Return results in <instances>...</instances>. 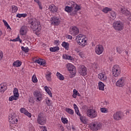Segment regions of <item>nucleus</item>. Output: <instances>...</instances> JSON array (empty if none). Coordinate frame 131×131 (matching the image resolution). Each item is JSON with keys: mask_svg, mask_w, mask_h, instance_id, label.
Masks as SVG:
<instances>
[{"mask_svg": "<svg viewBox=\"0 0 131 131\" xmlns=\"http://www.w3.org/2000/svg\"><path fill=\"white\" fill-rule=\"evenodd\" d=\"M29 24L30 25L31 29H32L34 32L36 33V34L40 32V30H41L40 23L36 18H30L29 20Z\"/></svg>", "mask_w": 131, "mask_h": 131, "instance_id": "f257e3e1", "label": "nucleus"}, {"mask_svg": "<svg viewBox=\"0 0 131 131\" xmlns=\"http://www.w3.org/2000/svg\"><path fill=\"white\" fill-rule=\"evenodd\" d=\"M69 6H66L64 11L67 12V13H71L73 10H75V11L73 12V14H76V12L81 10V6L78 5L76 3L72 1L69 3Z\"/></svg>", "mask_w": 131, "mask_h": 131, "instance_id": "f03ea898", "label": "nucleus"}, {"mask_svg": "<svg viewBox=\"0 0 131 131\" xmlns=\"http://www.w3.org/2000/svg\"><path fill=\"white\" fill-rule=\"evenodd\" d=\"M77 42L81 48H84L88 45V38L82 34H79L76 37Z\"/></svg>", "mask_w": 131, "mask_h": 131, "instance_id": "7ed1b4c3", "label": "nucleus"}, {"mask_svg": "<svg viewBox=\"0 0 131 131\" xmlns=\"http://www.w3.org/2000/svg\"><path fill=\"white\" fill-rule=\"evenodd\" d=\"M103 127V124L100 122H94L90 124V129L91 130L97 131L100 130Z\"/></svg>", "mask_w": 131, "mask_h": 131, "instance_id": "20e7f679", "label": "nucleus"}, {"mask_svg": "<svg viewBox=\"0 0 131 131\" xmlns=\"http://www.w3.org/2000/svg\"><path fill=\"white\" fill-rule=\"evenodd\" d=\"M33 96L36 99V102H40L42 101L43 99V95L40 91L38 90H35L33 93Z\"/></svg>", "mask_w": 131, "mask_h": 131, "instance_id": "39448f33", "label": "nucleus"}, {"mask_svg": "<svg viewBox=\"0 0 131 131\" xmlns=\"http://www.w3.org/2000/svg\"><path fill=\"white\" fill-rule=\"evenodd\" d=\"M9 120L11 125L16 124L18 122V117L15 113H11L9 115Z\"/></svg>", "mask_w": 131, "mask_h": 131, "instance_id": "423d86ee", "label": "nucleus"}, {"mask_svg": "<svg viewBox=\"0 0 131 131\" xmlns=\"http://www.w3.org/2000/svg\"><path fill=\"white\" fill-rule=\"evenodd\" d=\"M112 73L113 76L115 77H118L120 75V73H121V70L120 69V67L119 66L115 65L112 69Z\"/></svg>", "mask_w": 131, "mask_h": 131, "instance_id": "0eeeda50", "label": "nucleus"}, {"mask_svg": "<svg viewBox=\"0 0 131 131\" xmlns=\"http://www.w3.org/2000/svg\"><path fill=\"white\" fill-rule=\"evenodd\" d=\"M66 68L72 75L76 74V68L72 63H69L66 64Z\"/></svg>", "mask_w": 131, "mask_h": 131, "instance_id": "6e6552de", "label": "nucleus"}, {"mask_svg": "<svg viewBox=\"0 0 131 131\" xmlns=\"http://www.w3.org/2000/svg\"><path fill=\"white\" fill-rule=\"evenodd\" d=\"M87 116L90 118H96L98 117V112L95 109H89L86 112Z\"/></svg>", "mask_w": 131, "mask_h": 131, "instance_id": "1a4fd4ad", "label": "nucleus"}, {"mask_svg": "<svg viewBox=\"0 0 131 131\" xmlns=\"http://www.w3.org/2000/svg\"><path fill=\"white\" fill-rule=\"evenodd\" d=\"M113 27L117 31H121L123 29V24L119 21H115L113 24Z\"/></svg>", "mask_w": 131, "mask_h": 131, "instance_id": "9d476101", "label": "nucleus"}, {"mask_svg": "<svg viewBox=\"0 0 131 131\" xmlns=\"http://www.w3.org/2000/svg\"><path fill=\"white\" fill-rule=\"evenodd\" d=\"M37 121L38 124H40V125H45L47 123V119L41 114H39L38 116Z\"/></svg>", "mask_w": 131, "mask_h": 131, "instance_id": "9b49d317", "label": "nucleus"}, {"mask_svg": "<svg viewBox=\"0 0 131 131\" xmlns=\"http://www.w3.org/2000/svg\"><path fill=\"white\" fill-rule=\"evenodd\" d=\"M50 22L52 25H55V26H58L61 22L60 18L56 16H54L51 18Z\"/></svg>", "mask_w": 131, "mask_h": 131, "instance_id": "f8f14e48", "label": "nucleus"}, {"mask_svg": "<svg viewBox=\"0 0 131 131\" xmlns=\"http://www.w3.org/2000/svg\"><path fill=\"white\" fill-rule=\"evenodd\" d=\"M69 32L71 35H77L79 33V30L75 26L71 27Z\"/></svg>", "mask_w": 131, "mask_h": 131, "instance_id": "ddd939ff", "label": "nucleus"}, {"mask_svg": "<svg viewBox=\"0 0 131 131\" xmlns=\"http://www.w3.org/2000/svg\"><path fill=\"white\" fill-rule=\"evenodd\" d=\"M104 52V47L101 45H97L95 48V53L97 55H101Z\"/></svg>", "mask_w": 131, "mask_h": 131, "instance_id": "4468645a", "label": "nucleus"}, {"mask_svg": "<svg viewBox=\"0 0 131 131\" xmlns=\"http://www.w3.org/2000/svg\"><path fill=\"white\" fill-rule=\"evenodd\" d=\"M78 72L81 75L85 76L88 74V70L84 66H81L79 69Z\"/></svg>", "mask_w": 131, "mask_h": 131, "instance_id": "2eb2a0df", "label": "nucleus"}, {"mask_svg": "<svg viewBox=\"0 0 131 131\" xmlns=\"http://www.w3.org/2000/svg\"><path fill=\"white\" fill-rule=\"evenodd\" d=\"M123 117V114L121 112H116L113 115V118L115 120H120Z\"/></svg>", "mask_w": 131, "mask_h": 131, "instance_id": "dca6fc26", "label": "nucleus"}, {"mask_svg": "<svg viewBox=\"0 0 131 131\" xmlns=\"http://www.w3.org/2000/svg\"><path fill=\"white\" fill-rule=\"evenodd\" d=\"M98 77L101 81L106 82L108 80V77L105 73H99L98 75Z\"/></svg>", "mask_w": 131, "mask_h": 131, "instance_id": "f3484780", "label": "nucleus"}, {"mask_svg": "<svg viewBox=\"0 0 131 131\" xmlns=\"http://www.w3.org/2000/svg\"><path fill=\"white\" fill-rule=\"evenodd\" d=\"M125 84V81H124V78H120L116 82V85L119 88H122Z\"/></svg>", "mask_w": 131, "mask_h": 131, "instance_id": "a211bd4d", "label": "nucleus"}, {"mask_svg": "<svg viewBox=\"0 0 131 131\" xmlns=\"http://www.w3.org/2000/svg\"><path fill=\"white\" fill-rule=\"evenodd\" d=\"M48 9L51 13H56L57 12V11H58V8H57L54 4L50 5Z\"/></svg>", "mask_w": 131, "mask_h": 131, "instance_id": "6ab92c4d", "label": "nucleus"}, {"mask_svg": "<svg viewBox=\"0 0 131 131\" xmlns=\"http://www.w3.org/2000/svg\"><path fill=\"white\" fill-rule=\"evenodd\" d=\"M120 12L122 14H124L126 16H130V12L129 11H128L126 8L124 7H122L120 9Z\"/></svg>", "mask_w": 131, "mask_h": 131, "instance_id": "aec40b11", "label": "nucleus"}, {"mask_svg": "<svg viewBox=\"0 0 131 131\" xmlns=\"http://www.w3.org/2000/svg\"><path fill=\"white\" fill-rule=\"evenodd\" d=\"M27 33V27L24 26L20 30V34L21 35H25Z\"/></svg>", "mask_w": 131, "mask_h": 131, "instance_id": "412c9836", "label": "nucleus"}, {"mask_svg": "<svg viewBox=\"0 0 131 131\" xmlns=\"http://www.w3.org/2000/svg\"><path fill=\"white\" fill-rule=\"evenodd\" d=\"M36 63H37L39 65H42V66H45L46 65V60L42 59H37L35 61Z\"/></svg>", "mask_w": 131, "mask_h": 131, "instance_id": "4be33fe9", "label": "nucleus"}, {"mask_svg": "<svg viewBox=\"0 0 131 131\" xmlns=\"http://www.w3.org/2000/svg\"><path fill=\"white\" fill-rule=\"evenodd\" d=\"M7 85L4 83L0 84V93H5L7 91Z\"/></svg>", "mask_w": 131, "mask_h": 131, "instance_id": "5701e85b", "label": "nucleus"}, {"mask_svg": "<svg viewBox=\"0 0 131 131\" xmlns=\"http://www.w3.org/2000/svg\"><path fill=\"white\" fill-rule=\"evenodd\" d=\"M110 18L112 20H115V18H116V12H115L114 11H112L110 12Z\"/></svg>", "mask_w": 131, "mask_h": 131, "instance_id": "b1692460", "label": "nucleus"}, {"mask_svg": "<svg viewBox=\"0 0 131 131\" xmlns=\"http://www.w3.org/2000/svg\"><path fill=\"white\" fill-rule=\"evenodd\" d=\"M52 73L50 72V71H47V74L46 75V79L47 80H48V81H51V80H52Z\"/></svg>", "mask_w": 131, "mask_h": 131, "instance_id": "393cba45", "label": "nucleus"}, {"mask_svg": "<svg viewBox=\"0 0 131 131\" xmlns=\"http://www.w3.org/2000/svg\"><path fill=\"white\" fill-rule=\"evenodd\" d=\"M13 66L14 67H20L21 65H22V62L20 61V60H18L14 61L13 64Z\"/></svg>", "mask_w": 131, "mask_h": 131, "instance_id": "a878e982", "label": "nucleus"}, {"mask_svg": "<svg viewBox=\"0 0 131 131\" xmlns=\"http://www.w3.org/2000/svg\"><path fill=\"white\" fill-rule=\"evenodd\" d=\"M98 88L100 91H104L105 89V84H104V83H103V82L99 81L98 82Z\"/></svg>", "mask_w": 131, "mask_h": 131, "instance_id": "bb28decb", "label": "nucleus"}, {"mask_svg": "<svg viewBox=\"0 0 131 131\" xmlns=\"http://www.w3.org/2000/svg\"><path fill=\"white\" fill-rule=\"evenodd\" d=\"M63 59H66V60H70L71 61H74V58H73L70 55H68V54H63Z\"/></svg>", "mask_w": 131, "mask_h": 131, "instance_id": "cd10ccee", "label": "nucleus"}, {"mask_svg": "<svg viewBox=\"0 0 131 131\" xmlns=\"http://www.w3.org/2000/svg\"><path fill=\"white\" fill-rule=\"evenodd\" d=\"M61 46L62 47H63V48H64L65 50H67V51H68V50H69V43L68 42L63 41L62 42Z\"/></svg>", "mask_w": 131, "mask_h": 131, "instance_id": "c85d7f7f", "label": "nucleus"}, {"mask_svg": "<svg viewBox=\"0 0 131 131\" xmlns=\"http://www.w3.org/2000/svg\"><path fill=\"white\" fill-rule=\"evenodd\" d=\"M44 89H45L46 93H47V94H48V95L50 96V97L51 98H53V95L52 94V92H51V90H50V89H49V87H48L47 86H45L44 87Z\"/></svg>", "mask_w": 131, "mask_h": 131, "instance_id": "c756f323", "label": "nucleus"}, {"mask_svg": "<svg viewBox=\"0 0 131 131\" xmlns=\"http://www.w3.org/2000/svg\"><path fill=\"white\" fill-rule=\"evenodd\" d=\"M60 50V48L59 47L56 46L54 47H51L50 48V52H58Z\"/></svg>", "mask_w": 131, "mask_h": 131, "instance_id": "7c9ffc66", "label": "nucleus"}, {"mask_svg": "<svg viewBox=\"0 0 131 131\" xmlns=\"http://www.w3.org/2000/svg\"><path fill=\"white\" fill-rule=\"evenodd\" d=\"M13 96H14L16 98H19V91L17 88H14L13 91Z\"/></svg>", "mask_w": 131, "mask_h": 131, "instance_id": "2f4dec72", "label": "nucleus"}, {"mask_svg": "<svg viewBox=\"0 0 131 131\" xmlns=\"http://www.w3.org/2000/svg\"><path fill=\"white\" fill-rule=\"evenodd\" d=\"M56 76L59 80H64V76H63V75L61 74L60 73L57 72L56 73Z\"/></svg>", "mask_w": 131, "mask_h": 131, "instance_id": "473e14b6", "label": "nucleus"}, {"mask_svg": "<svg viewBox=\"0 0 131 131\" xmlns=\"http://www.w3.org/2000/svg\"><path fill=\"white\" fill-rule=\"evenodd\" d=\"M80 94L78 93V91H77V90H76V89H74L73 97L74 98V99L76 98L77 96H80Z\"/></svg>", "mask_w": 131, "mask_h": 131, "instance_id": "72a5a7b5", "label": "nucleus"}, {"mask_svg": "<svg viewBox=\"0 0 131 131\" xmlns=\"http://www.w3.org/2000/svg\"><path fill=\"white\" fill-rule=\"evenodd\" d=\"M11 10L12 13H17V11H18V7L15 5H12L11 6Z\"/></svg>", "mask_w": 131, "mask_h": 131, "instance_id": "f704fd0d", "label": "nucleus"}, {"mask_svg": "<svg viewBox=\"0 0 131 131\" xmlns=\"http://www.w3.org/2000/svg\"><path fill=\"white\" fill-rule=\"evenodd\" d=\"M26 18V17H27V13H22V14H17L16 15V18Z\"/></svg>", "mask_w": 131, "mask_h": 131, "instance_id": "c9c22d12", "label": "nucleus"}, {"mask_svg": "<svg viewBox=\"0 0 131 131\" xmlns=\"http://www.w3.org/2000/svg\"><path fill=\"white\" fill-rule=\"evenodd\" d=\"M116 50L117 52L118 53V54H121L123 53V48L120 46L117 47Z\"/></svg>", "mask_w": 131, "mask_h": 131, "instance_id": "e433bc0d", "label": "nucleus"}, {"mask_svg": "<svg viewBox=\"0 0 131 131\" xmlns=\"http://www.w3.org/2000/svg\"><path fill=\"white\" fill-rule=\"evenodd\" d=\"M73 106L76 114H77L78 115H80V113H79V110H78V107L77 106V105L75 104H74Z\"/></svg>", "mask_w": 131, "mask_h": 131, "instance_id": "4c0bfd02", "label": "nucleus"}, {"mask_svg": "<svg viewBox=\"0 0 131 131\" xmlns=\"http://www.w3.org/2000/svg\"><path fill=\"white\" fill-rule=\"evenodd\" d=\"M100 111L102 113H108L109 110L107 108L101 107L100 108Z\"/></svg>", "mask_w": 131, "mask_h": 131, "instance_id": "58836bf2", "label": "nucleus"}, {"mask_svg": "<svg viewBox=\"0 0 131 131\" xmlns=\"http://www.w3.org/2000/svg\"><path fill=\"white\" fill-rule=\"evenodd\" d=\"M112 9L111 8H108V7H105L102 10V12L103 13H105V14H107L108 12H111V10Z\"/></svg>", "mask_w": 131, "mask_h": 131, "instance_id": "ea45409f", "label": "nucleus"}, {"mask_svg": "<svg viewBox=\"0 0 131 131\" xmlns=\"http://www.w3.org/2000/svg\"><path fill=\"white\" fill-rule=\"evenodd\" d=\"M66 111L69 114H71V115L74 114V112L73 111V110H71V108H66Z\"/></svg>", "mask_w": 131, "mask_h": 131, "instance_id": "a19ab883", "label": "nucleus"}, {"mask_svg": "<svg viewBox=\"0 0 131 131\" xmlns=\"http://www.w3.org/2000/svg\"><path fill=\"white\" fill-rule=\"evenodd\" d=\"M12 41H19L20 43H22V39H20V36L18 35L17 38L12 40Z\"/></svg>", "mask_w": 131, "mask_h": 131, "instance_id": "79ce46f5", "label": "nucleus"}, {"mask_svg": "<svg viewBox=\"0 0 131 131\" xmlns=\"http://www.w3.org/2000/svg\"><path fill=\"white\" fill-rule=\"evenodd\" d=\"M18 100V98L14 95L11 96L9 98V101L10 102H12V101H14V100Z\"/></svg>", "mask_w": 131, "mask_h": 131, "instance_id": "37998d69", "label": "nucleus"}, {"mask_svg": "<svg viewBox=\"0 0 131 131\" xmlns=\"http://www.w3.org/2000/svg\"><path fill=\"white\" fill-rule=\"evenodd\" d=\"M80 120H81L82 123H86V118L84 116H80Z\"/></svg>", "mask_w": 131, "mask_h": 131, "instance_id": "c03bdc74", "label": "nucleus"}, {"mask_svg": "<svg viewBox=\"0 0 131 131\" xmlns=\"http://www.w3.org/2000/svg\"><path fill=\"white\" fill-rule=\"evenodd\" d=\"M3 23L4 24L5 26L9 30H10L11 27H10V25H9V24H8V22L6 21L5 20H3Z\"/></svg>", "mask_w": 131, "mask_h": 131, "instance_id": "a18cd8bd", "label": "nucleus"}, {"mask_svg": "<svg viewBox=\"0 0 131 131\" xmlns=\"http://www.w3.org/2000/svg\"><path fill=\"white\" fill-rule=\"evenodd\" d=\"M3 23L4 24L5 26L9 30H10L11 27H10V25H9V24H8V22L6 21L5 20H3Z\"/></svg>", "mask_w": 131, "mask_h": 131, "instance_id": "49530a36", "label": "nucleus"}, {"mask_svg": "<svg viewBox=\"0 0 131 131\" xmlns=\"http://www.w3.org/2000/svg\"><path fill=\"white\" fill-rule=\"evenodd\" d=\"M32 81L34 83H36L37 82V78L36 77V75H33L32 77Z\"/></svg>", "mask_w": 131, "mask_h": 131, "instance_id": "de8ad7c7", "label": "nucleus"}, {"mask_svg": "<svg viewBox=\"0 0 131 131\" xmlns=\"http://www.w3.org/2000/svg\"><path fill=\"white\" fill-rule=\"evenodd\" d=\"M46 104H47V105H48V106H52V102H51V100H50V99H49V98H47L46 99Z\"/></svg>", "mask_w": 131, "mask_h": 131, "instance_id": "09e8293b", "label": "nucleus"}, {"mask_svg": "<svg viewBox=\"0 0 131 131\" xmlns=\"http://www.w3.org/2000/svg\"><path fill=\"white\" fill-rule=\"evenodd\" d=\"M21 49L25 53H28V52H29V48H28V47H24L23 46L21 47Z\"/></svg>", "mask_w": 131, "mask_h": 131, "instance_id": "8fccbe9b", "label": "nucleus"}, {"mask_svg": "<svg viewBox=\"0 0 131 131\" xmlns=\"http://www.w3.org/2000/svg\"><path fill=\"white\" fill-rule=\"evenodd\" d=\"M19 112H20V113H23V114H25L26 113V112H27V110L26 109H25L24 107H21L19 110Z\"/></svg>", "mask_w": 131, "mask_h": 131, "instance_id": "3c124183", "label": "nucleus"}, {"mask_svg": "<svg viewBox=\"0 0 131 131\" xmlns=\"http://www.w3.org/2000/svg\"><path fill=\"white\" fill-rule=\"evenodd\" d=\"M61 121L64 124L68 123V120L66 118H61Z\"/></svg>", "mask_w": 131, "mask_h": 131, "instance_id": "603ef678", "label": "nucleus"}, {"mask_svg": "<svg viewBox=\"0 0 131 131\" xmlns=\"http://www.w3.org/2000/svg\"><path fill=\"white\" fill-rule=\"evenodd\" d=\"M39 128H40L41 131H48L46 126H40Z\"/></svg>", "mask_w": 131, "mask_h": 131, "instance_id": "864d4df0", "label": "nucleus"}, {"mask_svg": "<svg viewBox=\"0 0 131 131\" xmlns=\"http://www.w3.org/2000/svg\"><path fill=\"white\" fill-rule=\"evenodd\" d=\"M25 115H26V116H28V117H29L30 118L32 116L31 113H29L28 111H27Z\"/></svg>", "mask_w": 131, "mask_h": 131, "instance_id": "5fc2aeb1", "label": "nucleus"}, {"mask_svg": "<svg viewBox=\"0 0 131 131\" xmlns=\"http://www.w3.org/2000/svg\"><path fill=\"white\" fill-rule=\"evenodd\" d=\"M3 57H4V54L3 53V51L0 50V61H2Z\"/></svg>", "mask_w": 131, "mask_h": 131, "instance_id": "6e6d98bb", "label": "nucleus"}, {"mask_svg": "<svg viewBox=\"0 0 131 131\" xmlns=\"http://www.w3.org/2000/svg\"><path fill=\"white\" fill-rule=\"evenodd\" d=\"M79 55L80 56V57H81V58H83L84 57V54L83 53V52L79 53Z\"/></svg>", "mask_w": 131, "mask_h": 131, "instance_id": "4d7b16f0", "label": "nucleus"}, {"mask_svg": "<svg viewBox=\"0 0 131 131\" xmlns=\"http://www.w3.org/2000/svg\"><path fill=\"white\" fill-rule=\"evenodd\" d=\"M59 42H60V41H59V40H55L54 41V43L55 45H56V46L59 45Z\"/></svg>", "mask_w": 131, "mask_h": 131, "instance_id": "13d9d810", "label": "nucleus"}, {"mask_svg": "<svg viewBox=\"0 0 131 131\" xmlns=\"http://www.w3.org/2000/svg\"><path fill=\"white\" fill-rule=\"evenodd\" d=\"M60 129L62 131H64V127L62 125H59Z\"/></svg>", "mask_w": 131, "mask_h": 131, "instance_id": "bf43d9fd", "label": "nucleus"}, {"mask_svg": "<svg viewBox=\"0 0 131 131\" xmlns=\"http://www.w3.org/2000/svg\"><path fill=\"white\" fill-rule=\"evenodd\" d=\"M67 38L68 39H72V36L68 35V36H67Z\"/></svg>", "mask_w": 131, "mask_h": 131, "instance_id": "052dcab7", "label": "nucleus"}, {"mask_svg": "<svg viewBox=\"0 0 131 131\" xmlns=\"http://www.w3.org/2000/svg\"><path fill=\"white\" fill-rule=\"evenodd\" d=\"M38 5L39 7V9H40L41 10H42V6H41V3H39V4Z\"/></svg>", "mask_w": 131, "mask_h": 131, "instance_id": "680f3d73", "label": "nucleus"}, {"mask_svg": "<svg viewBox=\"0 0 131 131\" xmlns=\"http://www.w3.org/2000/svg\"><path fill=\"white\" fill-rule=\"evenodd\" d=\"M35 3H37V4L38 5L40 4V2H39V0H34Z\"/></svg>", "mask_w": 131, "mask_h": 131, "instance_id": "e2e57ef3", "label": "nucleus"}, {"mask_svg": "<svg viewBox=\"0 0 131 131\" xmlns=\"http://www.w3.org/2000/svg\"><path fill=\"white\" fill-rule=\"evenodd\" d=\"M2 34H3V32L2 31L0 30V36H1Z\"/></svg>", "mask_w": 131, "mask_h": 131, "instance_id": "0e129e2a", "label": "nucleus"}, {"mask_svg": "<svg viewBox=\"0 0 131 131\" xmlns=\"http://www.w3.org/2000/svg\"><path fill=\"white\" fill-rule=\"evenodd\" d=\"M125 54H126V55H127L128 54V52H127V51H126V50L125 51Z\"/></svg>", "mask_w": 131, "mask_h": 131, "instance_id": "69168bd1", "label": "nucleus"}]
</instances>
